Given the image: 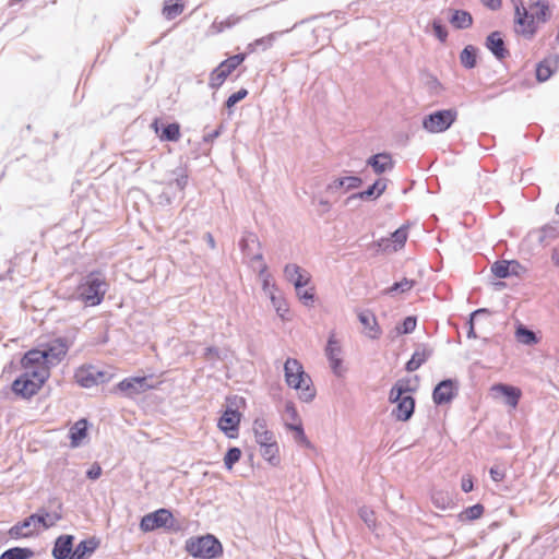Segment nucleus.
Segmentation results:
<instances>
[{"mask_svg":"<svg viewBox=\"0 0 559 559\" xmlns=\"http://www.w3.org/2000/svg\"><path fill=\"white\" fill-rule=\"evenodd\" d=\"M68 349L63 338H55L43 348L27 350L20 359L22 372L11 383L12 393L23 400L37 395L49 380L51 368L63 360Z\"/></svg>","mask_w":559,"mask_h":559,"instance_id":"1","label":"nucleus"},{"mask_svg":"<svg viewBox=\"0 0 559 559\" xmlns=\"http://www.w3.org/2000/svg\"><path fill=\"white\" fill-rule=\"evenodd\" d=\"M548 17L547 0H528L527 7L523 2L515 4V31L525 37H533L539 24L545 23Z\"/></svg>","mask_w":559,"mask_h":559,"instance_id":"2","label":"nucleus"},{"mask_svg":"<svg viewBox=\"0 0 559 559\" xmlns=\"http://www.w3.org/2000/svg\"><path fill=\"white\" fill-rule=\"evenodd\" d=\"M108 283L100 271H92L84 276L76 287V296L85 306H98L105 298Z\"/></svg>","mask_w":559,"mask_h":559,"instance_id":"3","label":"nucleus"},{"mask_svg":"<svg viewBox=\"0 0 559 559\" xmlns=\"http://www.w3.org/2000/svg\"><path fill=\"white\" fill-rule=\"evenodd\" d=\"M284 371L287 385L298 392L300 400L310 402L316 395V389L302 365L297 359L288 358L284 364Z\"/></svg>","mask_w":559,"mask_h":559,"instance_id":"4","label":"nucleus"},{"mask_svg":"<svg viewBox=\"0 0 559 559\" xmlns=\"http://www.w3.org/2000/svg\"><path fill=\"white\" fill-rule=\"evenodd\" d=\"M408 391L406 381H397L390 391V401L396 403L393 414L397 420H408L415 408V401L411 395H404Z\"/></svg>","mask_w":559,"mask_h":559,"instance_id":"5","label":"nucleus"},{"mask_svg":"<svg viewBox=\"0 0 559 559\" xmlns=\"http://www.w3.org/2000/svg\"><path fill=\"white\" fill-rule=\"evenodd\" d=\"M186 550L195 558L213 559L222 555V544L212 535L190 538Z\"/></svg>","mask_w":559,"mask_h":559,"instance_id":"6","label":"nucleus"},{"mask_svg":"<svg viewBox=\"0 0 559 559\" xmlns=\"http://www.w3.org/2000/svg\"><path fill=\"white\" fill-rule=\"evenodd\" d=\"M246 55H234L222 61L210 74L209 85L212 88L221 87L226 79L245 61Z\"/></svg>","mask_w":559,"mask_h":559,"instance_id":"7","label":"nucleus"},{"mask_svg":"<svg viewBox=\"0 0 559 559\" xmlns=\"http://www.w3.org/2000/svg\"><path fill=\"white\" fill-rule=\"evenodd\" d=\"M457 118L455 109L439 110L427 116L423 127L431 133H440L448 130Z\"/></svg>","mask_w":559,"mask_h":559,"instance_id":"8","label":"nucleus"},{"mask_svg":"<svg viewBox=\"0 0 559 559\" xmlns=\"http://www.w3.org/2000/svg\"><path fill=\"white\" fill-rule=\"evenodd\" d=\"M175 522L173 513L168 509H158L145 514L140 522V530L144 533L158 528H170Z\"/></svg>","mask_w":559,"mask_h":559,"instance_id":"9","label":"nucleus"},{"mask_svg":"<svg viewBox=\"0 0 559 559\" xmlns=\"http://www.w3.org/2000/svg\"><path fill=\"white\" fill-rule=\"evenodd\" d=\"M74 379L82 388H92L108 380L106 372L94 366H82L75 370Z\"/></svg>","mask_w":559,"mask_h":559,"instance_id":"10","label":"nucleus"},{"mask_svg":"<svg viewBox=\"0 0 559 559\" xmlns=\"http://www.w3.org/2000/svg\"><path fill=\"white\" fill-rule=\"evenodd\" d=\"M146 381V377H130L121 380L117 384L116 389L131 397L135 394L153 389V385L147 384Z\"/></svg>","mask_w":559,"mask_h":559,"instance_id":"11","label":"nucleus"},{"mask_svg":"<svg viewBox=\"0 0 559 559\" xmlns=\"http://www.w3.org/2000/svg\"><path fill=\"white\" fill-rule=\"evenodd\" d=\"M490 393L493 399L504 397L506 403L512 408L518 406L522 395V392L519 388L502 383L493 384L490 388Z\"/></svg>","mask_w":559,"mask_h":559,"instance_id":"12","label":"nucleus"},{"mask_svg":"<svg viewBox=\"0 0 559 559\" xmlns=\"http://www.w3.org/2000/svg\"><path fill=\"white\" fill-rule=\"evenodd\" d=\"M40 531L39 524L36 522L34 514L26 518L22 522L16 523L9 530V535L14 539L27 538Z\"/></svg>","mask_w":559,"mask_h":559,"instance_id":"13","label":"nucleus"},{"mask_svg":"<svg viewBox=\"0 0 559 559\" xmlns=\"http://www.w3.org/2000/svg\"><path fill=\"white\" fill-rule=\"evenodd\" d=\"M241 420V414L238 411L228 408L218 420V428L228 437H236Z\"/></svg>","mask_w":559,"mask_h":559,"instance_id":"14","label":"nucleus"},{"mask_svg":"<svg viewBox=\"0 0 559 559\" xmlns=\"http://www.w3.org/2000/svg\"><path fill=\"white\" fill-rule=\"evenodd\" d=\"M284 274L287 281L292 282L295 289L306 287L311 283V275L306 270H302L297 264H287L284 269Z\"/></svg>","mask_w":559,"mask_h":559,"instance_id":"15","label":"nucleus"},{"mask_svg":"<svg viewBox=\"0 0 559 559\" xmlns=\"http://www.w3.org/2000/svg\"><path fill=\"white\" fill-rule=\"evenodd\" d=\"M325 354L330 360V365L334 373L341 376L344 371L342 367V348L340 343L335 340L334 335H331L329 338Z\"/></svg>","mask_w":559,"mask_h":559,"instance_id":"16","label":"nucleus"},{"mask_svg":"<svg viewBox=\"0 0 559 559\" xmlns=\"http://www.w3.org/2000/svg\"><path fill=\"white\" fill-rule=\"evenodd\" d=\"M491 272L498 278H506L511 275L519 276L524 272V267L518 261H497L491 266Z\"/></svg>","mask_w":559,"mask_h":559,"instance_id":"17","label":"nucleus"},{"mask_svg":"<svg viewBox=\"0 0 559 559\" xmlns=\"http://www.w3.org/2000/svg\"><path fill=\"white\" fill-rule=\"evenodd\" d=\"M455 396L454 383L452 380L441 381L433 390L432 399L438 405L450 403Z\"/></svg>","mask_w":559,"mask_h":559,"instance_id":"18","label":"nucleus"},{"mask_svg":"<svg viewBox=\"0 0 559 559\" xmlns=\"http://www.w3.org/2000/svg\"><path fill=\"white\" fill-rule=\"evenodd\" d=\"M361 179L356 176H349V177H342L334 179L329 186L328 191L331 193H345L348 190L356 189L360 187Z\"/></svg>","mask_w":559,"mask_h":559,"instance_id":"19","label":"nucleus"},{"mask_svg":"<svg viewBox=\"0 0 559 559\" xmlns=\"http://www.w3.org/2000/svg\"><path fill=\"white\" fill-rule=\"evenodd\" d=\"M73 536L61 535L59 536L52 548V556L55 559H69L73 552Z\"/></svg>","mask_w":559,"mask_h":559,"instance_id":"20","label":"nucleus"},{"mask_svg":"<svg viewBox=\"0 0 559 559\" xmlns=\"http://www.w3.org/2000/svg\"><path fill=\"white\" fill-rule=\"evenodd\" d=\"M360 323L364 325V333L370 338H378L381 334V329L378 324L377 318L371 311H362L358 314Z\"/></svg>","mask_w":559,"mask_h":559,"instance_id":"21","label":"nucleus"},{"mask_svg":"<svg viewBox=\"0 0 559 559\" xmlns=\"http://www.w3.org/2000/svg\"><path fill=\"white\" fill-rule=\"evenodd\" d=\"M407 240V228L401 227L396 229L390 238L382 239L379 246L384 250L397 251L402 249Z\"/></svg>","mask_w":559,"mask_h":559,"instance_id":"22","label":"nucleus"},{"mask_svg":"<svg viewBox=\"0 0 559 559\" xmlns=\"http://www.w3.org/2000/svg\"><path fill=\"white\" fill-rule=\"evenodd\" d=\"M158 119H155L152 123V129L158 134L162 141L177 142L180 139V126L177 122L169 123L162 129L159 132Z\"/></svg>","mask_w":559,"mask_h":559,"instance_id":"23","label":"nucleus"},{"mask_svg":"<svg viewBox=\"0 0 559 559\" xmlns=\"http://www.w3.org/2000/svg\"><path fill=\"white\" fill-rule=\"evenodd\" d=\"M558 66L559 56L549 57L540 61L536 69L537 80L540 82L547 81L552 75Z\"/></svg>","mask_w":559,"mask_h":559,"instance_id":"24","label":"nucleus"},{"mask_svg":"<svg viewBox=\"0 0 559 559\" xmlns=\"http://www.w3.org/2000/svg\"><path fill=\"white\" fill-rule=\"evenodd\" d=\"M87 426L86 419H80L70 428L69 438L72 448L80 447L87 437Z\"/></svg>","mask_w":559,"mask_h":559,"instance_id":"25","label":"nucleus"},{"mask_svg":"<svg viewBox=\"0 0 559 559\" xmlns=\"http://www.w3.org/2000/svg\"><path fill=\"white\" fill-rule=\"evenodd\" d=\"M36 518V522L39 524L40 530H47L57 524L58 521L62 519L61 513V504H59L58 510L52 512H47L46 510H40L37 514H34Z\"/></svg>","mask_w":559,"mask_h":559,"instance_id":"26","label":"nucleus"},{"mask_svg":"<svg viewBox=\"0 0 559 559\" xmlns=\"http://www.w3.org/2000/svg\"><path fill=\"white\" fill-rule=\"evenodd\" d=\"M487 48L498 58L503 59L508 55L501 33H491L486 40Z\"/></svg>","mask_w":559,"mask_h":559,"instance_id":"27","label":"nucleus"},{"mask_svg":"<svg viewBox=\"0 0 559 559\" xmlns=\"http://www.w3.org/2000/svg\"><path fill=\"white\" fill-rule=\"evenodd\" d=\"M98 547L95 538L82 540L73 550L69 559H88Z\"/></svg>","mask_w":559,"mask_h":559,"instance_id":"28","label":"nucleus"},{"mask_svg":"<svg viewBox=\"0 0 559 559\" xmlns=\"http://www.w3.org/2000/svg\"><path fill=\"white\" fill-rule=\"evenodd\" d=\"M368 165H370L373 168L374 173L382 174L386 170L392 169L393 160L389 154L380 153L371 156L368 159Z\"/></svg>","mask_w":559,"mask_h":559,"instance_id":"29","label":"nucleus"},{"mask_svg":"<svg viewBox=\"0 0 559 559\" xmlns=\"http://www.w3.org/2000/svg\"><path fill=\"white\" fill-rule=\"evenodd\" d=\"M260 454L272 466H278L281 464V454L277 441L260 447Z\"/></svg>","mask_w":559,"mask_h":559,"instance_id":"30","label":"nucleus"},{"mask_svg":"<svg viewBox=\"0 0 559 559\" xmlns=\"http://www.w3.org/2000/svg\"><path fill=\"white\" fill-rule=\"evenodd\" d=\"M450 23L453 27L459 29L468 28L473 24V17L467 11L454 10Z\"/></svg>","mask_w":559,"mask_h":559,"instance_id":"31","label":"nucleus"},{"mask_svg":"<svg viewBox=\"0 0 559 559\" xmlns=\"http://www.w3.org/2000/svg\"><path fill=\"white\" fill-rule=\"evenodd\" d=\"M185 10V3L182 0H165L163 7V15L167 20H173L180 15Z\"/></svg>","mask_w":559,"mask_h":559,"instance_id":"32","label":"nucleus"},{"mask_svg":"<svg viewBox=\"0 0 559 559\" xmlns=\"http://www.w3.org/2000/svg\"><path fill=\"white\" fill-rule=\"evenodd\" d=\"M484 512V506L480 503H476L463 510L457 516L461 522L474 521L480 519Z\"/></svg>","mask_w":559,"mask_h":559,"instance_id":"33","label":"nucleus"},{"mask_svg":"<svg viewBox=\"0 0 559 559\" xmlns=\"http://www.w3.org/2000/svg\"><path fill=\"white\" fill-rule=\"evenodd\" d=\"M430 352L423 348L416 350L406 364V370L412 372L417 370L429 357Z\"/></svg>","mask_w":559,"mask_h":559,"instance_id":"34","label":"nucleus"},{"mask_svg":"<svg viewBox=\"0 0 559 559\" xmlns=\"http://www.w3.org/2000/svg\"><path fill=\"white\" fill-rule=\"evenodd\" d=\"M476 57L477 49L474 46L468 45L462 50L460 55V61L466 69H473L477 62Z\"/></svg>","mask_w":559,"mask_h":559,"instance_id":"35","label":"nucleus"},{"mask_svg":"<svg viewBox=\"0 0 559 559\" xmlns=\"http://www.w3.org/2000/svg\"><path fill=\"white\" fill-rule=\"evenodd\" d=\"M240 17L238 16H228L225 20L217 21L215 20L210 26V32L212 35L219 34L224 32L226 28H230L237 23H239Z\"/></svg>","mask_w":559,"mask_h":559,"instance_id":"36","label":"nucleus"},{"mask_svg":"<svg viewBox=\"0 0 559 559\" xmlns=\"http://www.w3.org/2000/svg\"><path fill=\"white\" fill-rule=\"evenodd\" d=\"M33 551L28 548L14 547L1 554L0 559H28Z\"/></svg>","mask_w":559,"mask_h":559,"instance_id":"37","label":"nucleus"},{"mask_svg":"<svg viewBox=\"0 0 559 559\" xmlns=\"http://www.w3.org/2000/svg\"><path fill=\"white\" fill-rule=\"evenodd\" d=\"M516 340L525 345L536 344L538 342L535 333L531 330H527L524 326H519L515 331Z\"/></svg>","mask_w":559,"mask_h":559,"instance_id":"38","label":"nucleus"},{"mask_svg":"<svg viewBox=\"0 0 559 559\" xmlns=\"http://www.w3.org/2000/svg\"><path fill=\"white\" fill-rule=\"evenodd\" d=\"M296 294L304 305L312 306L314 301L316 288L309 284L306 287H299V289H296Z\"/></svg>","mask_w":559,"mask_h":559,"instance_id":"39","label":"nucleus"},{"mask_svg":"<svg viewBox=\"0 0 559 559\" xmlns=\"http://www.w3.org/2000/svg\"><path fill=\"white\" fill-rule=\"evenodd\" d=\"M431 500H432L433 506L440 510H445L448 508H451L453 504L452 499L449 497L448 493H445L443 491L433 492Z\"/></svg>","mask_w":559,"mask_h":559,"instance_id":"40","label":"nucleus"},{"mask_svg":"<svg viewBox=\"0 0 559 559\" xmlns=\"http://www.w3.org/2000/svg\"><path fill=\"white\" fill-rule=\"evenodd\" d=\"M415 282L412 280L403 278L402 281L394 283L391 287L386 288L384 293L386 295H394L396 293H406L414 287Z\"/></svg>","mask_w":559,"mask_h":559,"instance_id":"41","label":"nucleus"},{"mask_svg":"<svg viewBox=\"0 0 559 559\" xmlns=\"http://www.w3.org/2000/svg\"><path fill=\"white\" fill-rule=\"evenodd\" d=\"M271 301L275 307L276 312L283 320H287V314L289 313V308L286 300L282 297H277L275 295H271Z\"/></svg>","mask_w":559,"mask_h":559,"instance_id":"42","label":"nucleus"},{"mask_svg":"<svg viewBox=\"0 0 559 559\" xmlns=\"http://www.w3.org/2000/svg\"><path fill=\"white\" fill-rule=\"evenodd\" d=\"M241 450L239 448H230L224 457L225 467L230 471L234 465L240 460Z\"/></svg>","mask_w":559,"mask_h":559,"instance_id":"43","label":"nucleus"},{"mask_svg":"<svg viewBox=\"0 0 559 559\" xmlns=\"http://www.w3.org/2000/svg\"><path fill=\"white\" fill-rule=\"evenodd\" d=\"M386 188V183H385V180H377L368 190L364 191L360 193V197L361 198H370L372 197L373 194H376L377 197H379L380 194L383 193V191L385 190Z\"/></svg>","mask_w":559,"mask_h":559,"instance_id":"44","label":"nucleus"},{"mask_svg":"<svg viewBox=\"0 0 559 559\" xmlns=\"http://www.w3.org/2000/svg\"><path fill=\"white\" fill-rule=\"evenodd\" d=\"M252 431L254 439L270 431L266 420L264 418H255L252 424Z\"/></svg>","mask_w":559,"mask_h":559,"instance_id":"45","label":"nucleus"},{"mask_svg":"<svg viewBox=\"0 0 559 559\" xmlns=\"http://www.w3.org/2000/svg\"><path fill=\"white\" fill-rule=\"evenodd\" d=\"M286 424H301L297 409L293 403L285 405Z\"/></svg>","mask_w":559,"mask_h":559,"instance_id":"46","label":"nucleus"},{"mask_svg":"<svg viewBox=\"0 0 559 559\" xmlns=\"http://www.w3.org/2000/svg\"><path fill=\"white\" fill-rule=\"evenodd\" d=\"M248 95V91L246 88H240L238 92L231 94L227 100L226 106L228 108L234 107L238 102L242 100Z\"/></svg>","mask_w":559,"mask_h":559,"instance_id":"47","label":"nucleus"},{"mask_svg":"<svg viewBox=\"0 0 559 559\" xmlns=\"http://www.w3.org/2000/svg\"><path fill=\"white\" fill-rule=\"evenodd\" d=\"M286 427L295 432V439L300 443H307L301 424H286Z\"/></svg>","mask_w":559,"mask_h":559,"instance_id":"48","label":"nucleus"},{"mask_svg":"<svg viewBox=\"0 0 559 559\" xmlns=\"http://www.w3.org/2000/svg\"><path fill=\"white\" fill-rule=\"evenodd\" d=\"M416 328V318L406 317L402 323V326L399 329L400 333L407 334L415 330Z\"/></svg>","mask_w":559,"mask_h":559,"instance_id":"49","label":"nucleus"},{"mask_svg":"<svg viewBox=\"0 0 559 559\" xmlns=\"http://www.w3.org/2000/svg\"><path fill=\"white\" fill-rule=\"evenodd\" d=\"M255 442L259 444V447H263L276 442V438L274 433L270 430L266 433L262 435L261 437H258L255 439Z\"/></svg>","mask_w":559,"mask_h":559,"instance_id":"50","label":"nucleus"},{"mask_svg":"<svg viewBox=\"0 0 559 559\" xmlns=\"http://www.w3.org/2000/svg\"><path fill=\"white\" fill-rule=\"evenodd\" d=\"M432 27H433V32H435V35L442 41L444 43L447 40V37H448V32L447 29L438 22H433L432 24Z\"/></svg>","mask_w":559,"mask_h":559,"instance_id":"51","label":"nucleus"},{"mask_svg":"<svg viewBox=\"0 0 559 559\" xmlns=\"http://www.w3.org/2000/svg\"><path fill=\"white\" fill-rule=\"evenodd\" d=\"M87 477L91 479H97L102 475V467L99 464L94 463L91 468L86 473Z\"/></svg>","mask_w":559,"mask_h":559,"instance_id":"52","label":"nucleus"},{"mask_svg":"<svg viewBox=\"0 0 559 559\" xmlns=\"http://www.w3.org/2000/svg\"><path fill=\"white\" fill-rule=\"evenodd\" d=\"M461 487L464 492H469L474 488L473 478L469 475H466L462 478Z\"/></svg>","mask_w":559,"mask_h":559,"instance_id":"53","label":"nucleus"},{"mask_svg":"<svg viewBox=\"0 0 559 559\" xmlns=\"http://www.w3.org/2000/svg\"><path fill=\"white\" fill-rule=\"evenodd\" d=\"M490 476L492 478L493 481L496 483H499V481H502L506 477V474L502 469L498 468V467H491L490 468Z\"/></svg>","mask_w":559,"mask_h":559,"instance_id":"54","label":"nucleus"},{"mask_svg":"<svg viewBox=\"0 0 559 559\" xmlns=\"http://www.w3.org/2000/svg\"><path fill=\"white\" fill-rule=\"evenodd\" d=\"M275 39V34H269L267 36L265 37H262V38H259L255 40V45H266V46H271L272 43L274 41Z\"/></svg>","mask_w":559,"mask_h":559,"instance_id":"55","label":"nucleus"},{"mask_svg":"<svg viewBox=\"0 0 559 559\" xmlns=\"http://www.w3.org/2000/svg\"><path fill=\"white\" fill-rule=\"evenodd\" d=\"M502 0H487L486 5L492 10H497L501 7Z\"/></svg>","mask_w":559,"mask_h":559,"instance_id":"56","label":"nucleus"},{"mask_svg":"<svg viewBox=\"0 0 559 559\" xmlns=\"http://www.w3.org/2000/svg\"><path fill=\"white\" fill-rule=\"evenodd\" d=\"M556 213L559 215V202H558V204L556 205Z\"/></svg>","mask_w":559,"mask_h":559,"instance_id":"57","label":"nucleus"},{"mask_svg":"<svg viewBox=\"0 0 559 559\" xmlns=\"http://www.w3.org/2000/svg\"><path fill=\"white\" fill-rule=\"evenodd\" d=\"M557 40L559 41V35L557 36Z\"/></svg>","mask_w":559,"mask_h":559,"instance_id":"58","label":"nucleus"}]
</instances>
